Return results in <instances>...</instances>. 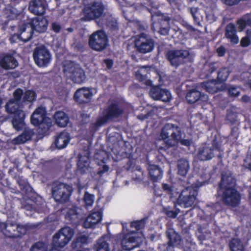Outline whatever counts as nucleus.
<instances>
[{
	"label": "nucleus",
	"mask_w": 251,
	"mask_h": 251,
	"mask_svg": "<svg viewBox=\"0 0 251 251\" xmlns=\"http://www.w3.org/2000/svg\"><path fill=\"white\" fill-rule=\"evenodd\" d=\"M187 101L190 103H194L199 100L206 101L208 100V96L206 95H201V93L196 90H190L186 96Z\"/></svg>",
	"instance_id": "22"
},
{
	"label": "nucleus",
	"mask_w": 251,
	"mask_h": 251,
	"mask_svg": "<svg viewBox=\"0 0 251 251\" xmlns=\"http://www.w3.org/2000/svg\"><path fill=\"white\" fill-rule=\"evenodd\" d=\"M30 251H48V245L43 242H38L31 247Z\"/></svg>",
	"instance_id": "43"
},
{
	"label": "nucleus",
	"mask_w": 251,
	"mask_h": 251,
	"mask_svg": "<svg viewBox=\"0 0 251 251\" xmlns=\"http://www.w3.org/2000/svg\"><path fill=\"white\" fill-rule=\"evenodd\" d=\"M102 218L101 213L100 211L92 212L86 218L84 222V227L86 228L93 227L100 223Z\"/></svg>",
	"instance_id": "24"
},
{
	"label": "nucleus",
	"mask_w": 251,
	"mask_h": 251,
	"mask_svg": "<svg viewBox=\"0 0 251 251\" xmlns=\"http://www.w3.org/2000/svg\"><path fill=\"white\" fill-rule=\"evenodd\" d=\"M25 116V114L23 111H19L18 115H15L12 121V124L16 130H21L24 127Z\"/></svg>",
	"instance_id": "27"
},
{
	"label": "nucleus",
	"mask_w": 251,
	"mask_h": 251,
	"mask_svg": "<svg viewBox=\"0 0 251 251\" xmlns=\"http://www.w3.org/2000/svg\"><path fill=\"white\" fill-rule=\"evenodd\" d=\"M72 192L73 188L71 186L58 182L52 187V195L55 201L64 202L69 200Z\"/></svg>",
	"instance_id": "5"
},
{
	"label": "nucleus",
	"mask_w": 251,
	"mask_h": 251,
	"mask_svg": "<svg viewBox=\"0 0 251 251\" xmlns=\"http://www.w3.org/2000/svg\"><path fill=\"white\" fill-rule=\"evenodd\" d=\"M225 36L233 44H236L239 42V39L236 35L235 26L233 24H229L226 26Z\"/></svg>",
	"instance_id": "26"
},
{
	"label": "nucleus",
	"mask_w": 251,
	"mask_h": 251,
	"mask_svg": "<svg viewBox=\"0 0 251 251\" xmlns=\"http://www.w3.org/2000/svg\"><path fill=\"white\" fill-rule=\"evenodd\" d=\"M93 95V93L91 89L83 87L75 91L74 99L79 103H87L92 99Z\"/></svg>",
	"instance_id": "17"
},
{
	"label": "nucleus",
	"mask_w": 251,
	"mask_h": 251,
	"mask_svg": "<svg viewBox=\"0 0 251 251\" xmlns=\"http://www.w3.org/2000/svg\"><path fill=\"white\" fill-rule=\"evenodd\" d=\"M55 123L60 127L66 126L69 122V118L63 111H57L54 115Z\"/></svg>",
	"instance_id": "29"
},
{
	"label": "nucleus",
	"mask_w": 251,
	"mask_h": 251,
	"mask_svg": "<svg viewBox=\"0 0 251 251\" xmlns=\"http://www.w3.org/2000/svg\"><path fill=\"white\" fill-rule=\"evenodd\" d=\"M203 87L210 93L217 92L219 90H223L225 87L224 84H221L213 80L205 82L203 84Z\"/></svg>",
	"instance_id": "30"
},
{
	"label": "nucleus",
	"mask_w": 251,
	"mask_h": 251,
	"mask_svg": "<svg viewBox=\"0 0 251 251\" xmlns=\"http://www.w3.org/2000/svg\"><path fill=\"white\" fill-rule=\"evenodd\" d=\"M167 214L169 217H171L172 218H175L177 215L176 213L175 212L173 211H168Z\"/></svg>",
	"instance_id": "61"
},
{
	"label": "nucleus",
	"mask_w": 251,
	"mask_h": 251,
	"mask_svg": "<svg viewBox=\"0 0 251 251\" xmlns=\"http://www.w3.org/2000/svg\"><path fill=\"white\" fill-rule=\"evenodd\" d=\"M163 188L164 190H166V191H170L171 190L170 186L167 184H163Z\"/></svg>",
	"instance_id": "62"
},
{
	"label": "nucleus",
	"mask_w": 251,
	"mask_h": 251,
	"mask_svg": "<svg viewBox=\"0 0 251 251\" xmlns=\"http://www.w3.org/2000/svg\"><path fill=\"white\" fill-rule=\"evenodd\" d=\"M235 184V179L230 172H226L222 174V180L220 185L221 189H225L227 188H233Z\"/></svg>",
	"instance_id": "25"
},
{
	"label": "nucleus",
	"mask_w": 251,
	"mask_h": 251,
	"mask_svg": "<svg viewBox=\"0 0 251 251\" xmlns=\"http://www.w3.org/2000/svg\"><path fill=\"white\" fill-rule=\"evenodd\" d=\"M242 100L243 101L247 102L250 100V98H249V97H248L246 95H245L242 97Z\"/></svg>",
	"instance_id": "63"
},
{
	"label": "nucleus",
	"mask_w": 251,
	"mask_h": 251,
	"mask_svg": "<svg viewBox=\"0 0 251 251\" xmlns=\"http://www.w3.org/2000/svg\"><path fill=\"white\" fill-rule=\"evenodd\" d=\"M74 234V229L69 226L61 228L52 237L53 246L55 248L64 247L72 239Z\"/></svg>",
	"instance_id": "3"
},
{
	"label": "nucleus",
	"mask_w": 251,
	"mask_h": 251,
	"mask_svg": "<svg viewBox=\"0 0 251 251\" xmlns=\"http://www.w3.org/2000/svg\"><path fill=\"white\" fill-rule=\"evenodd\" d=\"M148 170L150 175L153 181H157L161 178L163 172L157 166L150 165L149 166Z\"/></svg>",
	"instance_id": "33"
},
{
	"label": "nucleus",
	"mask_w": 251,
	"mask_h": 251,
	"mask_svg": "<svg viewBox=\"0 0 251 251\" xmlns=\"http://www.w3.org/2000/svg\"><path fill=\"white\" fill-rule=\"evenodd\" d=\"M251 39L249 38L248 37H244L243 38L241 41V45L243 47H247L248 46L251 42Z\"/></svg>",
	"instance_id": "52"
},
{
	"label": "nucleus",
	"mask_w": 251,
	"mask_h": 251,
	"mask_svg": "<svg viewBox=\"0 0 251 251\" xmlns=\"http://www.w3.org/2000/svg\"><path fill=\"white\" fill-rule=\"evenodd\" d=\"M80 211L81 210L79 208L73 207L67 211L66 218L70 221L74 220L77 218Z\"/></svg>",
	"instance_id": "40"
},
{
	"label": "nucleus",
	"mask_w": 251,
	"mask_h": 251,
	"mask_svg": "<svg viewBox=\"0 0 251 251\" xmlns=\"http://www.w3.org/2000/svg\"><path fill=\"white\" fill-rule=\"evenodd\" d=\"M247 23L246 19L244 18V16L241 19L239 20L237 22V25L240 31H242L245 27Z\"/></svg>",
	"instance_id": "50"
},
{
	"label": "nucleus",
	"mask_w": 251,
	"mask_h": 251,
	"mask_svg": "<svg viewBox=\"0 0 251 251\" xmlns=\"http://www.w3.org/2000/svg\"><path fill=\"white\" fill-rule=\"evenodd\" d=\"M143 241L141 232H130L126 234L121 241L122 248L130 251L138 247Z\"/></svg>",
	"instance_id": "8"
},
{
	"label": "nucleus",
	"mask_w": 251,
	"mask_h": 251,
	"mask_svg": "<svg viewBox=\"0 0 251 251\" xmlns=\"http://www.w3.org/2000/svg\"><path fill=\"white\" fill-rule=\"evenodd\" d=\"M51 28L54 32H58L60 31L61 27L59 24L56 23H54L51 25Z\"/></svg>",
	"instance_id": "53"
},
{
	"label": "nucleus",
	"mask_w": 251,
	"mask_h": 251,
	"mask_svg": "<svg viewBox=\"0 0 251 251\" xmlns=\"http://www.w3.org/2000/svg\"><path fill=\"white\" fill-rule=\"evenodd\" d=\"M157 20H161L160 21V23H153L152 24V29L154 31L156 30V28H157L158 26L160 25H165V23L167 25L168 24V20H165V19L164 20H162V19L161 20V18L160 17L157 18Z\"/></svg>",
	"instance_id": "51"
},
{
	"label": "nucleus",
	"mask_w": 251,
	"mask_h": 251,
	"mask_svg": "<svg viewBox=\"0 0 251 251\" xmlns=\"http://www.w3.org/2000/svg\"><path fill=\"white\" fill-rule=\"evenodd\" d=\"M29 10L35 15H41L45 12L44 2L41 0H31L29 3Z\"/></svg>",
	"instance_id": "21"
},
{
	"label": "nucleus",
	"mask_w": 251,
	"mask_h": 251,
	"mask_svg": "<svg viewBox=\"0 0 251 251\" xmlns=\"http://www.w3.org/2000/svg\"><path fill=\"white\" fill-rule=\"evenodd\" d=\"M229 71L228 68H222L218 73V79L220 81H226L229 75Z\"/></svg>",
	"instance_id": "44"
},
{
	"label": "nucleus",
	"mask_w": 251,
	"mask_h": 251,
	"mask_svg": "<svg viewBox=\"0 0 251 251\" xmlns=\"http://www.w3.org/2000/svg\"><path fill=\"white\" fill-rule=\"evenodd\" d=\"M181 145L185 146H189L192 144V141L188 139H181V138L178 140Z\"/></svg>",
	"instance_id": "54"
},
{
	"label": "nucleus",
	"mask_w": 251,
	"mask_h": 251,
	"mask_svg": "<svg viewBox=\"0 0 251 251\" xmlns=\"http://www.w3.org/2000/svg\"><path fill=\"white\" fill-rule=\"evenodd\" d=\"M244 17L246 19L247 24L251 26V15H245Z\"/></svg>",
	"instance_id": "60"
},
{
	"label": "nucleus",
	"mask_w": 251,
	"mask_h": 251,
	"mask_svg": "<svg viewBox=\"0 0 251 251\" xmlns=\"http://www.w3.org/2000/svg\"><path fill=\"white\" fill-rule=\"evenodd\" d=\"M122 110L115 104H112L109 107L104 116L100 117L97 122L96 126H100L104 124L108 120L112 118L119 116Z\"/></svg>",
	"instance_id": "16"
},
{
	"label": "nucleus",
	"mask_w": 251,
	"mask_h": 251,
	"mask_svg": "<svg viewBox=\"0 0 251 251\" xmlns=\"http://www.w3.org/2000/svg\"><path fill=\"white\" fill-rule=\"evenodd\" d=\"M131 227L135 228L137 230L143 228L145 226L144 220H140L139 221L132 222L130 224Z\"/></svg>",
	"instance_id": "48"
},
{
	"label": "nucleus",
	"mask_w": 251,
	"mask_h": 251,
	"mask_svg": "<svg viewBox=\"0 0 251 251\" xmlns=\"http://www.w3.org/2000/svg\"><path fill=\"white\" fill-rule=\"evenodd\" d=\"M33 134V132L31 129L25 128L21 135L12 140V143L13 144H24L31 139Z\"/></svg>",
	"instance_id": "28"
},
{
	"label": "nucleus",
	"mask_w": 251,
	"mask_h": 251,
	"mask_svg": "<svg viewBox=\"0 0 251 251\" xmlns=\"http://www.w3.org/2000/svg\"><path fill=\"white\" fill-rule=\"evenodd\" d=\"M231 251H244V247L241 241L237 239H233L230 242Z\"/></svg>",
	"instance_id": "41"
},
{
	"label": "nucleus",
	"mask_w": 251,
	"mask_h": 251,
	"mask_svg": "<svg viewBox=\"0 0 251 251\" xmlns=\"http://www.w3.org/2000/svg\"><path fill=\"white\" fill-rule=\"evenodd\" d=\"M108 39L105 32L102 30L94 32L89 37L90 48L98 51H101L107 46Z\"/></svg>",
	"instance_id": "4"
},
{
	"label": "nucleus",
	"mask_w": 251,
	"mask_h": 251,
	"mask_svg": "<svg viewBox=\"0 0 251 251\" xmlns=\"http://www.w3.org/2000/svg\"><path fill=\"white\" fill-rule=\"evenodd\" d=\"M217 52L219 56H222L224 54L225 50L223 47H220L217 49Z\"/></svg>",
	"instance_id": "57"
},
{
	"label": "nucleus",
	"mask_w": 251,
	"mask_h": 251,
	"mask_svg": "<svg viewBox=\"0 0 251 251\" xmlns=\"http://www.w3.org/2000/svg\"><path fill=\"white\" fill-rule=\"evenodd\" d=\"M151 97L154 100L168 101L171 99V95L169 91L159 87H153L149 92Z\"/></svg>",
	"instance_id": "15"
},
{
	"label": "nucleus",
	"mask_w": 251,
	"mask_h": 251,
	"mask_svg": "<svg viewBox=\"0 0 251 251\" xmlns=\"http://www.w3.org/2000/svg\"><path fill=\"white\" fill-rule=\"evenodd\" d=\"M237 108L232 107L227 110L226 120L230 123H234L237 120Z\"/></svg>",
	"instance_id": "38"
},
{
	"label": "nucleus",
	"mask_w": 251,
	"mask_h": 251,
	"mask_svg": "<svg viewBox=\"0 0 251 251\" xmlns=\"http://www.w3.org/2000/svg\"><path fill=\"white\" fill-rule=\"evenodd\" d=\"M167 235L169 240V246H176L179 244L180 241V236L174 229H169L167 231Z\"/></svg>",
	"instance_id": "35"
},
{
	"label": "nucleus",
	"mask_w": 251,
	"mask_h": 251,
	"mask_svg": "<svg viewBox=\"0 0 251 251\" xmlns=\"http://www.w3.org/2000/svg\"><path fill=\"white\" fill-rule=\"evenodd\" d=\"M109 170V167L107 165H103L102 167V169L101 170H100L98 172V174L100 175H102V174L107 172Z\"/></svg>",
	"instance_id": "58"
},
{
	"label": "nucleus",
	"mask_w": 251,
	"mask_h": 251,
	"mask_svg": "<svg viewBox=\"0 0 251 251\" xmlns=\"http://www.w3.org/2000/svg\"><path fill=\"white\" fill-rule=\"evenodd\" d=\"M20 40V36H19V34L17 32V34H14L11 36L10 38V41L11 43H14L16 42L17 40Z\"/></svg>",
	"instance_id": "55"
},
{
	"label": "nucleus",
	"mask_w": 251,
	"mask_h": 251,
	"mask_svg": "<svg viewBox=\"0 0 251 251\" xmlns=\"http://www.w3.org/2000/svg\"><path fill=\"white\" fill-rule=\"evenodd\" d=\"M198 156L201 160H207L213 157V153L211 148L204 146L200 149Z\"/></svg>",
	"instance_id": "34"
},
{
	"label": "nucleus",
	"mask_w": 251,
	"mask_h": 251,
	"mask_svg": "<svg viewBox=\"0 0 251 251\" xmlns=\"http://www.w3.org/2000/svg\"><path fill=\"white\" fill-rule=\"evenodd\" d=\"M108 236L105 235L100 238L94 246L96 251H110L108 243Z\"/></svg>",
	"instance_id": "32"
},
{
	"label": "nucleus",
	"mask_w": 251,
	"mask_h": 251,
	"mask_svg": "<svg viewBox=\"0 0 251 251\" xmlns=\"http://www.w3.org/2000/svg\"><path fill=\"white\" fill-rule=\"evenodd\" d=\"M18 65L17 61L10 54H5L0 59V66L5 70L13 69Z\"/></svg>",
	"instance_id": "23"
},
{
	"label": "nucleus",
	"mask_w": 251,
	"mask_h": 251,
	"mask_svg": "<svg viewBox=\"0 0 251 251\" xmlns=\"http://www.w3.org/2000/svg\"><path fill=\"white\" fill-rule=\"evenodd\" d=\"M223 202L226 205L233 207L239 205L241 201L240 194L233 188L224 189L222 195Z\"/></svg>",
	"instance_id": "11"
},
{
	"label": "nucleus",
	"mask_w": 251,
	"mask_h": 251,
	"mask_svg": "<svg viewBox=\"0 0 251 251\" xmlns=\"http://www.w3.org/2000/svg\"><path fill=\"white\" fill-rule=\"evenodd\" d=\"M29 23L32 28V30L37 32L42 33L47 29L48 21L44 17L33 18Z\"/></svg>",
	"instance_id": "20"
},
{
	"label": "nucleus",
	"mask_w": 251,
	"mask_h": 251,
	"mask_svg": "<svg viewBox=\"0 0 251 251\" xmlns=\"http://www.w3.org/2000/svg\"><path fill=\"white\" fill-rule=\"evenodd\" d=\"M78 168L82 172L88 170L89 166V159L88 157H80L77 163Z\"/></svg>",
	"instance_id": "42"
},
{
	"label": "nucleus",
	"mask_w": 251,
	"mask_h": 251,
	"mask_svg": "<svg viewBox=\"0 0 251 251\" xmlns=\"http://www.w3.org/2000/svg\"><path fill=\"white\" fill-rule=\"evenodd\" d=\"M31 123L35 126L45 124L49 127L51 124V120L46 117V110L43 107L36 108L31 116Z\"/></svg>",
	"instance_id": "13"
},
{
	"label": "nucleus",
	"mask_w": 251,
	"mask_h": 251,
	"mask_svg": "<svg viewBox=\"0 0 251 251\" xmlns=\"http://www.w3.org/2000/svg\"><path fill=\"white\" fill-rule=\"evenodd\" d=\"M178 173L182 176H185L189 169V164L186 160L180 159L177 164Z\"/></svg>",
	"instance_id": "37"
},
{
	"label": "nucleus",
	"mask_w": 251,
	"mask_h": 251,
	"mask_svg": "<svg viewBox=\"0 0 251 251\" xmlns=\"http://www.w3.org/2000/svg\"><path fill=\"white\" fill-rule=\"evenodd\" d=\"M148 70L145 67H141L137 72L135 76L137 79L141 81H144V83L148 86L151 85L152 82L149 79L146 80V75Z\"/></svg>",
	"instance_id": "36"
},
{
	"label": "nucleus",
	"mask_w": 251,
	"mask_h": 251,
	"mask_svg": "<svg viewBox=\"0 0 251 251\" xmlns=\"http://www.w3.org/2000/svg\"><path fill=\"white\" fill-rule=\"evenodd\" d=\"M197 190L192 187H187L183 190L178 198L177 203L184 208L193 206L197 201Z\"/></svg>",
	"instance_id": "7"
},
{
	"label": "nucleus",
	"mask_w": 251,
	"mask_h": 251,
	"mask_svg": "<svg viewBox=\"0 0 251 251\" xmlns=\"http://www.w3.org/2000/svg\"><path fill=\"white\" fill-rule=\"evenodd\" d=\"M22 94V90L20 89H17L13 93L14 98L10 100L5 105L6 110L10 113H14L15 115H18L19 111H23L21 109L20 103H22L21 101V97Z\"/></svg>",
	"instance_id": "12"
},
{
	"label": "nucleus",
	"mask_w": 251,
	"mask_h": 251,
	"mask_svg": "<svg viewBox=\"0 0 251 251\" xmlns=\"http://www.w3.org/2000/svg\"><path fill=\"white\" fill-rule=\"evenodd\" d=\"M135 46L138 51L145 53L150 52L152 50L153 43L146 35L141 34L136 39Z\"/></svg>",
	"instance_id": "14"
},
{
	"label": "nucleus",
	"mask_w": 251,
	"mask_h": 251,
	"mask_svg": "<svg viewBox=\"0 0 251 251\" xmlns=\"http://www.w3.org/2000/svg\"><path fill=\"white\" fill-rule=\"evenodd\" d=\"M189 55V52L186 50H171L167 54V58L173 66H178L181 59L186 58Z\"/></svg>",
	"instance_id": "18"
},
{
	"label": "nucleus",
	"mask_w": 251,
	"mask_h": 251,
	"mask_svg": "<svg viewBox=\"0 0 251 251\" xmlns=\"http://www.w3.org/2000/svg\"><path fill=\"white\" fill-rule=\"evenodd\" d=\"M105 6L101 1L92 2L83 9V19L92 21L100 17L103 14Z\"/></svg>",
	"instance_id": "6"
},
{
	"label": "nucleus",
	"mask_w": 251,
	"mask_h": 251,
	"mask_svg": "<svg viewBox=\"0 0 251 251\" xmlns=\"http://www.w3.org/2000/svg\"><path fill=\"white\" fill-rule=\"evenodd\" d=\"M161 137L163 140L167 139L165 143L168 147L174 146L181 137V129L173 124H168L163 128Z\"/></svg>",
	"instance_id": "1"
},
{
	"label": "nucleus",
	"mask_w": 251,
	"mask_h": 251,
	"mask_svg": "<svg viewBox=\"0 0 251 251\" xmlns=\"http://www.w3.org/2000/svg\"><path fill=\"white\" fill-rule=\"evenodd\" d=\"M70 137L67 132H61L56 137L55 144L59 149L65 148L69 143Z\"/></svg>",
	"instance_id": "31"
},
{
	"label": "nucleus",
	"mask_w": 251,
	"mask_h": 251,
	"mask_svg": "<svg viewBox=\"0 0 251 251\" xmlns=\"http://www.w3.org/2000/svg\"><path fill=\"white\" fill-rule=\"evenodd\" d=\"M18 33L20 36V41L26 42L32 36L33 30L29 23H23L18 27Z\"/></svg>",
	"instance_id": "19"
},
{
	"label": "nucleus",
	"mask_w": 251,
	"mask_h": 251,
	"mask_svg": "<svg viewBox=\"0 0 251 251\" xmlns=\"http://www.w3.org/2000/svg\"><path fill=\"white\" fill-rule=\"evenodd\" d=\"M36 94L33 91L28 90L25 92L24 94L22 92V96L21 97V101L22 103L23 102L27 101H32L35 100Z\"/></svg>",
	"instance_id": "39"
},
{
	"label": "nucleus",
	"mask_w": 251,
	"mask_h": 251,
	"mask_svg": "<svg viewBox=\"0 0 251 251\" xmlns=\"http://www.w3.org/2000/svg\"><path fill=\"white\" fill-rule=\"evenodd\" d=\"M34 60L39 67H46L51 62V55L49 50L44 46L36 48L33 53Z\"/></svg>",
	"instance_id": "10"
},
{
	"label": "nucleus",
	"mask_w": 251,
	"mask_h": 251,
	"mask_svg": "<svg viewBox=\"0 0 251 251\" xmlns=\"http://www.w3.org/2000/svg\"><path fill=\"white\" fill-rule=\"evenodd\" d=\"M228 94L231 97H237L240 94V89L234 86H230L227 89Z\"/></svg>",
	"instance_id": "47"
},
{
	"label": "nucleus",
	"mask_w": 251,
	"mask_h": 251,
	"mask_svg": "<svg viewBox=\"0 0 251 251\" xmlns=\"http://www.w3.org/2000/svg\"><path fill=\"white\" fill-rule=\"evenodd\" d=\"M63 71L66 76L75 83H81L86 80L84 70L77 64L70 62L64 66Z\"/></svg>",
	"instance_id": "2"
},
{
	"label": "nucleus",
	"mask_w": 251,
	"mask_h": 251,
	"mask_svg": "<svg viewBox=\"0 0 251 251\" xmlns=\"http://www.w3.org/2000/svg\"><path fill=\"white\" fill-rule=\"evenodd\" d=\"M245 37H248L249 38L251 39V29L247 30L246 36Z\"/></svg>",
	"instance_id": "64"
},
{
	"label": "nucleus",
	"mask_w": 251,
	"mask_h": 251,
	"mask_svg": "<svg viewBox=\"0 0 251 251\" xmlns=\"http://www.w3.org/2000/svg\"><path fill=\"white\" fill-rule=\"evenodd\" d=\"M104 62L108 69H110L112 68L113 63L111 60L105 59L104 60Z\"/></svg>",
	"instance_id": "56"
},
{
	"label": "nucleus",
	"mask_w": 251,
	"mask_h": 251,
	"mask_svg": "<svg viewBox=\"0 0 251 251\" xmlns=\"http://www.w3.org/2000/svg\"><path fill=\"white\" fill-rule=\"evenodd\" d=\"M0 228L5 236L10 238L20 237L26 232L25 226L14 223H0Z\"/></svg>",
	"instance_id": "9"
},
{
	"label": "nucleus",
	"mask_w": 251,
	"mask_h": 251,
	"mask_svg": "<svg viewBox=\"0 0 251 251\" xmlns=\"http://www.w3.org/2000/svg\"><path fill=\"white\" fill-rule=\"evenodd\" d=\"M88 240V237L84 234H77L75 240L76 247H80L82 245L85 244Z\"/></svg>",
	"instance_id": "45"
},
{
	"label": "nucleus",
	"mask_w": 251,
	"mask_h": 251,
	"mask_svg": "<svg viewBox=\"0 0 251 251\" xmlns=\"http://www.w3.org/2000/svg\"><path fill=\"white\" fill-rule=\"evenodd\" d=\"M243 165L245 168H248L251 171V151L247 154L244 160Z\"/></svg>",
	"instance_id": "49"
},
{
	"label": "nucleus",
	"mask_w": 251,
	"mask_h": 251,
	"mask_svg": "<svg viewBox=\"0 0 251 251\" xmlns=\"http://www.w3.org/2000/svg\"><path fill=\"white\" fill-rule=\"evenodd\" d=\"M169 31V29L167 27H165V28H161L160 27V30H159V33L161 35H166L168 33Z\"/></svg>",
	"instance_id": "59"
},
{
	"label": "nucleus",
	"mask_w": 251,
	"mask_h": 251,
	"mask_svg": "<svg viewBox=\"0 0 251 251\" xmlns=\"http://www.w3.org/2000/svg\"><path fill=\"white\" fill-rule=\"evenodd\" d=\"M95 197L89 193H86L84 197V201L87 208L92 206L94 202Z\"/></svg>",
	"instance_id": "46"
}]
</instances>
